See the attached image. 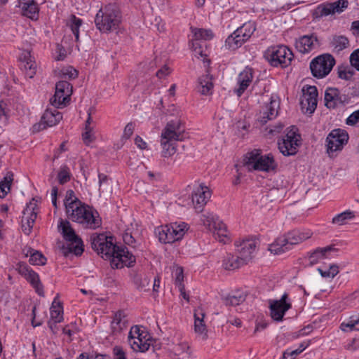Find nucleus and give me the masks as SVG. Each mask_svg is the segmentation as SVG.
I'll use <instances>...</instances> for the list:
<instances>
[{"label": "nucleus", "mask_w": 359, "mask_h": 359, "mask_svg": "<svg viewBox=\"0 0 359 359\" xmlns=\"http://www.w3.org/2000/svg\"><path fill=\"white\" fill-rule=\"evenodd\" d=\"M57 178L60 184H61L67 182L70 180V172L67 165H63L60 168L57 175Z\"/></svg>", "instance_id": "50"}, {"label": "nucleus", "mask_w": 359, "mask_h": 359, "mask_svg": "<svg viewBox=\"0 0 359 359\" xmlns=\"http://www.w3.org/2000/svg\"><path fill=\"white\" fill-rule=\"evenodd\" d=\"M318 90L314 86H306L302 88V95L300 100L301 108L303 112L312 114L317 107Z\"/></svg>", "instance_id": "16"}, {"label": "nucleus", "mask_w": 359, "mask_h": 359, "mask_svg": "<svg viewBox=\"0 0 359 359\" xmlns=\"http://www.w3.org/2000/svg\"><path fill=\"white\" fill-rule=\"evenodd\" d=\"M170 225V229L175 241H179L184 236L186 231L188 229V224L185 222L180 223H172Z\"/></svg>", "instance_id": "38"}, {"label": "nucleus", "mask_w": 359, "mask_h": 359, "mask_svg": "<svg viewBox=\"0 0 359 359\" xmlns=\"http://www.w3.org/2000/svg\"><path fill=\"white\" fill-rule=\"evenodd\" d=\"M266 57L272 66L283 68L290 65L293 54L287 46H278L268 49Z\"/></svg>", "instance_id": "10"}, {"label": "nucleus", "mask_w": 359, "mask_h": 359, "mask_svg": "<svg viewBox=\"0 0 359 359\" xmlns=\"http://www.w3.org/2000/svg\"><path fill=\"white\" fill-rule=\"evenodd\" d=\"M184 130L182 123L177 118L167 123L161 135V155L163 157L169 158L176 153V141L182 140V133Z\"/></svg>", "instance_id": "1"}, {"label": "nucleus", "mask_w": 359, "mask_h": 359, "mask_svg": "<svg viewBox=\"0 0 359 359\" xmlns=\"http://www.w3.org/2000/svg\"><path fill=\"white\" fill-rule=\"evenodd\" d=\"M62 230L63 237L67 241V245L62 247V253L65 257L69 254H74L76 256L81 255L83 252V245L81 239L76 235L74 229L71 227L68 221L61 220L58 226Z\"/></svg>", "instance_id": "6"}, {"label": "nucleus", "mask_w": 359, "mask_h": 359, "mask_svg": "<svg viewBox=\"0 0 359 359\" xmlns=\"http://www.w3.org/2000/svg\"><path fill=\"white\" fill-rule=\"evenodd\" d=\"M175 285L179 288L180 285H184L183 281V269L181 267H177L175 272Z\"/></svg>", "instance_id": "58"}, {"label": "nucleus", "mask_w": 359, "mask_h": 359, "mask_svg": "<svg viewBox=\"0 0 359 359\" xmlns=\"http://www.w3.org/2000/svg\"><path fill=\"white\" fill-rule=\"evenodd\" d=\"M170 72L171 70L169 68V67L167 65H164L163 67H161L160 69L157 71L156 75L158 79H161L168 76L170 74Z\"/></svg>", "instance_id": "60"}, {"label": "nucleus", "mask_w": 359, "mask_h": 359, "mask_svg": "<svg viewBox=\"0 0 359 359\" xmlns=\"http://www.w3.org/2000/svg\"><path fill=\"white\" fill-rule=\"evenodd\" d=\"M348 5L347 0H338L333 3L322 4L316 8L315 14L317 17H323L336 13H340L348 7Z\"/></svg>", "instance_id": "21"}, {"label": "nucleus", "mask_w": 359, "mask_h": 359, "mask_svg": "<svg viewBox=\"0 0 359 359\" xmlns=\"http://www.w3.org/2000/svg\"><path fill=\"white\" fill-rule=\"evenodd\" d=\"M21 68L25 71V74L29 78H33L36 74V63L33 60L30 53L26 52L21 55Z\"/></svg>", "instance_id": "30"}, {"label": "nucleus", "mask_w": 359, "mask_h": 359, "mask_svg": "<svg viewBox=\"0 0 359 359\" xmlns=\"http://www.w3.org/2000/svg\"><path fill=\"white\" fill-rule=\"evenodd\" d=\"M236 251L243 261L247 264L254 257L257 242L252 239L243 240L239 244L236 242Z\"/></svg>", "instance_id": "25"}, {"label": "nucleus", "mask_w": 359, "mask_h": 359, "mask_svg": "<svg viewBox=\"0 0 359 359\" xmlns=\"http://www.w3.org/2000/svg\"><path fill=\"white\" fill-rule=\"evenodd\" d=\"M25 255L26 257L30 256L29 262L32 265H43L46 264V258L37 250L28 248Z\"/></svg>", "instance_id": "39"}, {"label": "nucleus", "mask_w": 359, "mask_h": 359, "mask_svg": "<svg viewBox=\"0 0 359 359\" xmlns=\"http://www.w3.org/2000/svg\"><path fill=\"white\" fill-rule=\"evenodd\" d=\"M134 129L135 125L133 123H128L124 128L123 137L127 139L130 138L134 132Z\"/></svg>", "instance_id": "61"}, {"label": "nucleus", "mask_w": 359, "mask_h": 359, "mask_svg": "<svg viewBox=\"0 0 359 359\" xmlns=\"http://www.w3.org/2000/svg\"><path fill=\"white\" fill-rule=\"evenodd\" d=\"M13 180L12 172H7L4 180L0 182V198H4L10 191L11 183Z\"/></svg>", "instance_id": "40"}, {"label": "nucleus", "mask_w": 359, "mask_h": 359, "mask_svg": "<svg viewBox=\"0 0 359 359\" xmlns=\"http://www.w3.org/2000/svg\"><path fill=\"white\" fill-rule=\"evenodd\" d=\"M82 137L86 145L93 142L95 140V127H85V132L82 134Z\"/></svg>", "instance_id": "48"}, {"label": "nucleus", "mask_w": 359, "mask_h": 359, "mask_svg": "<svg viewBox=\"0 0 359 359\" xmlns=\"http://www.w3.org/2000/svg\"><path fill=\"white\" fill-rule=\"evenodd\" d=\"M135 262V256L126 247H118L114 258L111 260L112 268L130 267Z\"/></svg>", "instance_id": "22"}, {"label": "nucleus", "mask_w": 359, "mask_h": 359, "mask_svg": "<svg viewBox=\"0 0 359 359\" xmlns=\"http://www.w3.org/2000/svg\"><path fill=\"white\" fill-rule=\"evenodd\" d=\"M302 138L298 129L292 126L288 128L285 134L278 142V149L284 156L294 155L301 145Z\"/></svg>", "instance_id": "8"}, {"label": "nucleus", "mask_w": 359, "mask_h": 359, "mask_svg": "<svg viewBox=\"0 0 359 359\" xmlns=\"http://www.w3.org/2000/svg\"><path fill=\"white\" fill-rule=\"evenodd\" d=\"M256 27L255 23L251 21L244 23L237 29V30L244 36L247 41L251 37Z\"/></svg>", "instance_id": "44"}, {"label": "nucleus", "mask_w": 359, "mask_h": 359, "mask_svg": "<svg viewBox=\"0 0 359 359\" xmlns=\"http://www.w3.org/2000/svg\"><path fill=\"white\" fill-rule=\"evenodd\" d=\"M348 135L345 130L337 128L332 130L327 136V151L329 154L343 149L347 144Z\"/></svg>", "instance_id": "13"}, {"label": "nucleus", "mask_w": 359, "mask_h": 359, "mask_svg": "<svg viewBox=\"0 0 359 359\" xmlns=\"http://www.w3.org/2000/svg\"><path fill=\"white\" fill-rule=\"evenodd\" d=\"M332 47L336 52L347 48L349 46V41L344 36H334L331 41Z\"/></svg>", "instance_id": "41"}, {"label": "nucleus", "mask_w": 359, "mask_h": 359, "mask_svg": "<svg viewBox=\"0 0 359 359\" xmlns=\"http://www.w3.org/2000/svg\"><path fill=\"white\" fill-rule=\"evenodd\" d=\"M135 143L141 149H144L147 147V143L140 136L135 137Z\"/></svg>", "instance_id": "64"}, {"label": "nucleus", "mask_w": 359, "mask_h": 359, "mask_svg": "<svg viewBox=\"0 0 359 359\" xmlns=\"http://www.w3.org/2000/svg\"><path fill=\"white\" fill-rule=\"evenodd\" d=\"M339 77L344 80H350L353 76V72L346 68L339 69L338 71Z\"/></svg>", "instance_id": "59"}, {"label": "nucleus", "mask_w": 359, "mask_h": 359, "mask_svg": "<svg viewBox=\"0 0 359 359\" xmlns=\"http://www.w3.org/2000/svg\"><path fill=\"white\" fill-rule=\"evenodd\" d=\"M346 96L341 95L336 88H328L325 93V106L329 109H334L345 102Z\"/></svg>", "instance_id": "27"}, {"label": "nucleus", "mask_w": 359, "mask_h": 359, "mask_svg": "<svg viewBox=\"0 0 359 359\" xmlns=\"http://www.w3.org/2000/svg\"><path fill=\"white\" fill-rule=\"evenodd\" d=\"M81 201L75 196L74 192L72 190H68L66 193L65 199L64 201L67 213L71 209L69 206H72V204L76 203V205H80Z\"/></svg>", "instance_id": "47"}, {"label": "nucleus", "mask_w": 359, "mask_h": 359, "mask_svg": "<svg viewBox=\"0 0 359 359\" xmlns=\"http://www.w3.org/2000/svg\"><path fill=\"white\" fill-rule=\"evenodd\" d=\"M335 252H337V249L333 245L317 248L310 255L309 262L311 264H315L322 259L329 258L331 253Z\"/></svg>", "instance_id": "29"}, {"label": "nucleus", "mask_w": 359, "mask_h": 359, "mask_svg": "<svg viewBox=\"0 0 359 359\" xmlns=\"http://www.w3.org/2000/svg\"><path fill=\"white\" fill-rule=\"evenodd\" d=\"M69 208L71 209L67 213L69 218L81 224L84 227L95 229L101 225V219L97 212H93L89 206L81 202L78 205L73 203Z\"/></svg>", "instance_id": "3"}, {"label": "nucleus", "mask_w": 359, "mask_h": 359, "mask_svg": "<svg viewBox=\"0 0 359 359\" xmlns=\"http://www.w3.org/2000/svg\"><path fill=\"white\" fill-rule=\"evenodd\" d=\"M303 351V348H297L295 350H286L283 355V359H294L299 353Z\"/></svg>", "instance_id": "54"}, {"label": "nucleus", "mask_w": 359, "mask_h": 359, "mask_svg": "<svg viewBox=\"0 0 359 359\" xmlns=\"http://www.w3.org/2000/svg\"><path fill=\"white\" fill-rule=\"evenodd\" d=\"M133 282L138 289H144L149 284V279L146 276L142 277L140 274L134 276Z\"/></svg>", "instance_id": "51"}, {"label": "nucleus", "mask_w": 359, "mask_h": 359, "mask_svg": "<svg viewBox=\"0 0 359 359\" xmlns=\"http://www.w3.org/2000/svg\"><path fill=\"white\" fill-rule=\"evenodd\" d=\"M155 233L161 243H172L175 242L170 224L157 227L155 229Z\"/></svg>", "instance_id": "33"}, {"label": "nucleus", "mask_w": 359, "mask_h": 359, "mask_svg": "<svg viewBox=\"0 0 359 359\" xmlns=\"http://www.w3.org/2000/svg\"><path fill=\"white\" fill-rule=\"evenodd\" d=\"M284 126L281 123H278L273 126H270L266 128L268 133L272 135H276L280 133L283 129Z\"/></svg>", "instance_id": "57"}, {"label": "nucleus", "mask_w": 359, "mask_h": 359, "mask_svg": "<svg viewBox=\"0 0 359 359\" xmlns=\"http://www.w3.org/2000/svg\"><path fill=\"white\" fill-rule=\"evenodd\" d=\"M335 60L330 54H323L314 59L310 63V69L313 76L316 78H324L331 72Z\"/></svg>", "instance_id": "11"}, {"label": "nucleus", "mask_w": 359, "mask_h": 359, "mask_svg": "<svg viewBox=\"0 0 359 359\" xmlns=\"http://www.w3.org/2000/svg\"><path fill=\"white\" fill-rule=\"evenodd\" d=\"M359 122V109L353 112L346 120L348 126H354Z\"/></svg>", "instance_id": "56"}, {"label": "nucleus", "mask_w": 359, "mask_h": 359, "mask_svg": "<svg viewBox=\"0 0 359 359\" xmlns=\"http://www.w3.org/2000/svg\"><path fill=\"white\" fill-rule=\"evenodd\" d=\"M290 308L291 303L288 301V295L285 293L279 300L270 302L271 316L276 321H281L285 312Z\"/></svg>", "instance_id": "18"}, {"label": "nucleus", "mask_w": 359, "mask_h": 359, "mask_svg": "<svg viewBox=\"0 0 359 359\" xmlns=\"http://www.w3.org/2000/svg\"><path fill=\"white\" fill-rule=\"evenodd\" d=\"M318 46L319 42L315 34L302 36L295 41V47L301 53H308Z\"/></svg>", "instance_id": "26"}, {"label": "nucleus", "mask_w": 359, "mask_h": 359, "mask_svg": "<svg viewBox=\"0 0 359 359\" xmlns=\"http://www.w3.org/2000/svg\"><path fill=\"white\" fill-rule=\"evenodd\" d=\"M56 108H48L44 111L40 122L34 126V130L38 131L54 126L62 120V115Z\"/></svg>", "instance_id": "19"}, {"label": "nucleus", "mask_w": 359, "mask_h": 359, "mask_svg": "<svg viewBox=\"0 0 359 359\" xmlns=\"http://www.w3.org/2000/svg\"><path fill=\"white\" fill-rule=\"evenodd\" d=\"M109 239H111L109 238ZM92 248L97 251L98 254L102 255V257L112 260L118 250L119 246L114 245L111 240L104 234H100L95 236L91 240Z\"/></svg>", "instance_id": "12"}, {"label": "nucleus", "mask_w": 359, "mask_h": 359, "mask_svg": "<svg viewBox=\"0 0 359 359\" xmlns=\"http://www.w3.org/2000/svg\"><path fill=\"white\" fill-rule=\"evenodd\" d=\"M247 39L243 34L236 29L230 36L227 37L225 41V46L231 50H236L240 48Z\"/></svg>", "instance_id": "31"}, {"label": "nucleus", "mask_w": 359, "mask_h": 359, "mask_svg": "<svg viewBox=\"0 0 359 359\" xmlns=\"http://www.w3.org/2000/svg\"><path fill=\"white\" fill-rule=\"evenodd\" d=\"M123 239L126 244L127 245H133L135 243V239L131 235V233L128 232H125L123 235Z\"/></svg>", "instance_id": "63"}, {"label": "nucleus", "mask_w": 359, "mask_h": 359, "mask_svg": "<svg viewBox=\"0 0 359 359\" xmlns=\"http://www.w3.org/2000/svg\"><path fill=\"white\" fill-rule=\"evenodd\" d=\"M245 264L239 255L228 254L223 260V266L226 270H235Z\"/></svg>", "instance_id": "34"}, {"label": "nucleus", "mask_w": 359, "mask_h": 359, "mask_svg": "<svg viewBox=\"0 0 359 359\" xmlns=\"http://www.w3.org/2000/svg\"><path fill=\"white\" fill-rule=\"evenodd\" d=\"M205 314L202 309H196L194 312V331L202 339H207V327L204 323Z\"/></svg>", "instance_id": "28"}, {"label": "nucleus", "mask_w": 359, "mask_h": 359, "mask_svg": "<svg viewBox=\"0 0 359 359\" xmlns=\"http://www.w3.org/2000/svg\"><path fill=\"white\" fill-rule=\"evenodd\" d=\"M121 20L118 6L116 4H109L100 9L95 16V23L100 31L107 32L116 29Z\"/></svg>", "instance_id": "2"}, {"label": "nucleus", "mask_w": 359, "mask_h": 359, "mask_svg": "<svg viewBox=\"0 0 359 359\" xmlns=\"http://www.w3.org/2000/svg\"><path fill=\"white\" fill-rule=\"evenodd\" d=\"M61 74L63 79H72L77 76L78 73L77 71L72 67H67L62 69Z\"/></svg>", "instance_id": "52"}, {"label": "nucleus", "mask_w": 359, "mask_h": 359, "mask_svg": "<svg viewBox=\"0 0 359 359\" xmlns=\"http://www.w3.org/2000/svg\"><path fill=\"white\" fill-rule=\"evenodd\" d=\"M130 348L135 352H146L151 346L150 338L143 327L134 325L131 327L128 337Z\"/></svg>", "instance_id": "9"}, {"label": "nucleus", "mask_w": 359, "mask_h": 359, "mask_svg": "<svg viewBox=\"0 0 359 359\" xmlns=\"http://www.w3.org/2000/svg\"><path fill=\"white\" fill-rule=\"evenodd\" d=\"M350 62L353 67L359 71V48L351 54Z\"/></svg>", "instance_id": "55"}, {"label": "nucleus", "mask_w": 359, "mask_h": 359, "mask_svg": "<svg viewBox=\"0 0 359 359\" xmlns=\"http://www.w3.org/2000/svg\"><path fill=\"white\" fill-rule=\"evenodd\" d=\"M82 25V20L79 18H77L76 16H72L71 20L70 28L74 34L76 41H79V28Z\"/></svg>", "instance_id": "49"}, {"label": "nucleus", "mask_w": 359, "mask_h": 359, "mask_svg": "<svg viewBox=\"0 0 359 359\" xmlns=\"http://www.w3.org/2000/svg\"><path fill=\"white\" fill-rule=\"evenodd\" d=\"M201 220L206 229L213 234L215 239L224 243L229 241L226 226L217 215L207 212L202 215Z\"/></svg>", "instance_id": "7"}, {"label": "nucleus", "mask_w": 359, "mask_h": 359, "mask_svg": "<svg viewBox=\"0 0 359 359\" xmlns=\"http://www.w3.org/2000/svg\"><path fill=\"white\" fill-rule=\"evenodd\" d=\"M246 298V294L242 290H236L229 294L224 299L226 305L237 306L243 303Z\"/></svg>", "instance_id": "37"}, {"label": "nucleus", "mask_w": 359, "mask_h": 359, "mask_svg": "<svg viewBox=\"0 0 359 359\" xmlns=\"http://www.w3.org/2000/svg\"><path fill=\"white\" fill-rule=\"evenodd\" d=\"M50 318L55 323H60L62 319V307L60 302L53 301L50 307Z\"/></svg>", "instance_id": "43"}, {"label": "nucleus", "mask_w": 359, "mask_h": 359, "mask_svg": "<svg viewBox=\"0 0 359 359\" xmlns=\"http://www.w3.org/2000/svg\"><path fill=\"white\" fill-rule=\"evenodd\" d=\"M188 348H189L188 344L185 342H183V343L177 344L174 347L173 350H174V352L175 354L180 355V353L185 352L187 350H188Z\"/></svg>", "instance_id": "62"}, {"label": "nucleus", "mask_w": 359, "mask_h": 359, "mask_svg": "<svg viewBox=\"0 0 359 359\" xmlns=\"http://www.w3.org/2000/svg\"><path fill=\"white\" fill-rule=\"evenodd\" d=\"M280 107V102L277 97H271L269 102L262 106L258 114L257 120L262 125L268 121L275 118L278 115V110Z\"/></svg>", "instance_id": "17"}, {"label": "nucleus", "mask_w": 359, "mask_h": 359, "mask_svg": "<svg viewBox=\"0 0 359 359\" xmlns=\"http://www.w3.org/2000/svg\"><path fill=\"white\" fill-rule=\"evenodd\" d=\"M341 329L344 332H350L353 330H359V315L357 316H351L346 321L343 322L340 326Z\"/></svg>", "instance_id": "42"}, {"label": "nucleus", "mask_w": 359, "mask_h": 359, "mask_svg": "<svg viewBox=\"0 0 359 359\" xmlns=\"http://www.w3.org/2000/svg\"><path fill=\"white\" fill-rule=\"evenodd\" d=\"M318 271L323 277L327 278H333L339 273L338 267L334 265L331 266L327 270L323 271L321 269H318Z\"/></svg>", "instance_id": "53"}, {"label": "nucleus", "mask_w": 359, "mask_h": 359, "mask_svg": "<svg viewBox=\"0 0 359 359\" xmlns=\"http://www.w3.org/2000/svg\"><path fill=\"white\" fill-rule=\"evenodd\" d=\"M38 212L39 207L37 201L32 198L22 212L23 215L21 221L22 230L25 234L29 235L31 233Z\"/></svg>", "instance_id": "15"}, {"label": "nucleus", "mask_w": 359, "mask_h": 359, "mask_svg": "<svg viewBox=\"0 0 359 359\" xmlns=\"http://www.w3.org/2000/svg\"><path fill=\"white\" fill-rule=\"evenodd\" d=\"M18 6L20 8L23 15L32 20L37 19L39 8L36 1L29 4L23 3V4H20Z\"/></svg>", "instance_id": "36"}, {"label": "nucleus", "mask_w": 359, "mask_h": 359, "mask_svg": "<svg viewBox=\"0 0 359 359\" xmlns=\"http://www.w3.org/2000/svg\"><path fill=\"white\" fill-rule=\"evenodd\" d=\"M126 323L127 320H126V315L124 312L122 311L116 312L111 323L113 333L116 334L120 332L126 327Z\"/></svg>", "instance_id": "35"}, {"label": "nucleus", "mask_w": 359, "mask_h": 359, "mask_svg": "<svg viewBox=\"0 0 359 359\" xmlns=\"http://www.w3.org/2000/svg\"><path fill=\"white\" fill-rule=\"evenodd\" d=\"M192 33L195 40H210L213 37V33L211 30L203 29H192Z\"/></svg>", "instance_id": "45"}, {"label": "nucleus", "mask_w": 359, "mask_h": 359, "mask_svg": "<svg viewBox=\"0 0 359 359\" xmlns=\"http://www.w3.org/2000/svg\"><path fill=\"white\" fill-rule=\"evenodd\" d=\"M354 215L353 212L345 211L333 217L332 223L337 225H343L348 219H352Z\"/></svg>", "instance_id": "46"}, {"label": "nucleus", "mask_w": 359, "mask_h": 359, "mask_svg": "<svg viewBox=\"0 0 359 359\" xmlns=\"http://www.w3.org/2000/svg\"><path fill=\"white\" fill-rule=\"evenodd\" d=\"M254 71L252 68L246 67L239 73L236 79V85L233 90L234 93L241 97L252 82Z\"/></svg>", "instance_id": "24"}, {"label": "nucleus", "mask_w": 359, "mask_h": 359, "mask_svg": "<svg viewBox=\"0 0 359 359\" xmlns=\"http://www.w3.org/2000/svg\"><path fill=\"white\" fill-rule=\"evenodd\" d=\"M311 235L310 230H293L285 236L278 237L269 245V250L275 255L283 253L289 250L291 246L309 238Z\"/></svg>", "instance_id": "5"}, {"label": "nucleus", "mask_w": 359, "mask_h": 359, "mask_svg": "<svg viewBox=\"0 0 359 359\" xmlns=\"http://www.w3.org/2000/svg\"><path fill=\"white\" fill-rule=\"evenodd\" d=\"M243 164L249 171L269 172L277 167L273 155L271 154L262 155L259 149L248 152L244 157Z\"/></svg>", "instance_id": "4"}, {"label": "nucleus", "mask_w": 359, "mask_h": 359, "mask_svg": "<svg viewBox=\"0 0 359 359\" xmlns=\"http://www.w3.org/2000/svg\"><path fill=\"white\" fill-rule=\"evenodd\" d=\"M72 93V86L67 81H60L56 83L55 93L50 102L55 107H65L69 103Z\"/></svg>", "instance_id": "14"}, {"label": "nucleus", "mask_w": 359, "mask_h": 359, "mask_svg": "<svg viewBox=\"0 0 359 359\" xmlns=\"http://www.w3.org/2000/svg\"><path fill=\"white\" fill-rule=\"evenodd\" d=\"M16 269L18 273L36 289V292L39 295H41L43 293V287L40 282L39 275L24 262L18 263Z\"/></svg>", "instance_id": "20"}, {"label": "nucleus", "mask_w": 359, "mask_h": 359, "mask_svg": "<svg viewBox=\"0 0 359 359\" xmlns=\"http://www.w3.org/2000/svg\"><path fill=\"white\" fill-rule=\"evenodd\" d=\"M213 83L212 77L209 74L201 76L198 79V91L202 95H210L212 92Z\"/></svg>", "instance_id": "32"}, {"label": "nucleus", "mask_w": 359, "mask_h": 359, "mask_svg": "<svg viewBox=\"0 0 359 359\" xmlns=\"http://www.w3.org/2000/svg\"><path fill=\"white\" fill-rule=\"evenodd\" d=\"M210 196L209 188L204 184H200L196 187L192 193V203L195 210L201 212Z\"/></svg>", "instance_id": "23"}]
</instances>
